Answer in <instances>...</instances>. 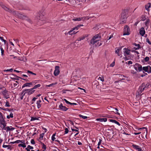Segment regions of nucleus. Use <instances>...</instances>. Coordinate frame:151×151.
<instances>
[{
    "mask_svg": "<svg viewBox=\"0 0 151 151\" xmlns=\"http://www.w3.org/2000/svg\"><path fill=\"white\" fill-rule=\"evenodd\" d=\"M129 28L127 26L124 27V32L123 35H128L129 34Z\"/></svg>",
    "mask_w": 151,
    "mask_h": 151,
    "instance_id": "11",
    "label": "nucleus"
},
{
    "mask_svg": "<svg viewBox=\"0 0 151 151\" xmlns=\"http://www.w3.org/2000/svg\"><path fill=\"white\" fill-rule=\"evenodd\" d=\"M39 118H40V117H31V121H33L35 120H39Z\"/></svg>",
    "mask_w": 151,
    "mask_h": 151,
    "instance_id": "26",
    "label": "nucleus"
},
{
    "mask_svg": "<svg viewBox=\"0 0 151 151\" xmlns=\"http://www.w3.org/2000/svg\"><path fill=\"white\" fill-rule=\"evenodd\" d=\"M4 89V87L0 85V91L2 90V91Z\"/></svg>",
    "mask_w": 151,
    "mask_h": 151,
    "instance_id": "53",
    "label": "nucleus"
},
{
    "mask_svg": "<svg viewBox=\"0 0 151 151\" xmlns=\"http://www.w3.org/2000/svg\"><path fill=\"white\" fill-rule=\"evenodd\" d=\"M42 148L46 149V146L43 143H42Z\"/></svg>",
    "mask_w": 151,
    "mask_h": 151,
    "instance_id": "47",
    "label": "nucleus"
},
{
    "mask_svg": "<svg viewBox=\"0 0 151 151\" xmlns=\"http://www.w3.org/2000/svg\"><path fill=\"white\" fill-rule=\"evenodd\" d=\"M142 70L145 72H147L148 73H151V67L150 65L143 67L142 68Z\"/></svg>",
    "mask_w": 151,
    "mask_h": 151,
    "instance_id": "8",
    "label": "nucleus"
},
{
    "mask_svg": "<svg viewBox=\"0 0 151 151\" xmlns=\"http://www.w3.org/2000/svg\"><path fill=\"white\" fill-rule=\"evenodd\" d=\"M74 30H73V28H72L71 30L67 32V34H69V35H72L76 34L78 32V31L76 32Z\"/></svg>",
    "mask_w": 151,
    "mask_h": 151,
    "instance_id": "14",
    "label": "nucleus"
},
{
    "mask_svg": "<svg viewBox=\"0 0 151 151\" xmlns=\"http://www.w3.org/2000/svg\"><path fill=\"white\" fill-rule=\"evenodd\" d=\"M41 85L40 84H38L34 86L32 88L34 90V89H36L37 88L39 87Z\"/></svg>",
    "mask_w": 151,
    "mask_h": 151,
    "instance_id": "31",
    "label": "nucleus"
},
{
    "mask_svg": "<svg viewBox=\"0 0 151 151\" xmlns=\"http://www.w3.org/2000/svg\"><path fill=\"white\" fill-rule=\"evenodd\" d=\"M3 147L4 148H7L8 149L11 150L12 149V147L10 145H3Z\"/></svg>",
    "mask_w": 151,
    "mask_h": 151,
    "instance_id": "27",
    "label": "nucleus"
},
{
    "mask_svg": "<svg viewBox=\"0 0 151 151\" xmlns=\"http://www.w3.org/2000/svg\"><path fill=\"white\" fill-rule=\"evenodd\" d=\"M69 132V130L67 128H66L65 129V134H67Z\"/></svg>",
    "mask_w": 151,
    "mask_h": 151,
    "instance_id": "43",
    "label": "nucleus"
},
{
    "mask_svg": "<svg viewBox=\"0 0 151 151\" xmlns=\"http://www.w3.org/2000/svg\"><path fill=\"white\" fill-rule=\"evenodd\" d=\"M33 85V83L32 82L27 83L24 84L22 86V88H24L25 87H30V86Z\"/></svg>",
    "mask_w": 151,
    "mask_h": 151,
    "instance_id": "13",
    "label": "nucleus"
},
{
    "mask_svg": "<svg viewBox=\"0 0 151 151\" xmlns=\"http://www.w3.org/2000/svg\"><path fill=\"white\" fill-rule=\"evenodd\" d=\"M135 147L138 151H143L141 148L137 145H135Z\"/></svg>",
    "mask_w": 151,
    "mask_h": 151,
    "instance_id": "29",
    "label": "nucleus"
},
{
    "mask_svg": "<svg viewBox=\"0 0 151 151\" xmlns=\"http://www.w3.org/2000/svg\"><path fill=\"white\" fill-rule=\"evenodd\" d=\"M151 7V4L149 3L145 6V8L146 10L148 12L150 11V8Z\"/></svg>",
    "mask_w": 151,
    "mask_h": 151,
    "instance_id": "17",
    "label": "nucleus"
},
{
    "mask_svg": "<svg viewBox=\"0 0 151 151\" xmlns=\"http://www.w3.org/2000/svg\"><path fill=\"white\" fill-rule=\"evenodd\" d=\"M17 143H24V141L22 140H17L15 141V142Z\"/></svg>",
    "mask_w": 151,
    "mask_h": 151,
    "instance_id": "35",
    "label": "nucleus"
},
{
    "mask_svg": "<svg viewBox=\"0 0 151 151\" xmlns=\"http://www.w3.org/2000/svg\"><path fill=\"white\" fill-rule=\"evenodd\" d=\"M98 79L101 80L102 82H104V81L103 77H99Z\"/></svg>",
    "mask_w": 151,
    "mask_h": 151,
    "instance_id": "42",
    "label": "nucleus"
},
{
    "mask_svg": "<svg viewBox=\"0 0 151 151\" xmlns=\"http://www.w3.org/2000/svg\"><path fill=\"white\" fill-rule=\"evenodd\" d=\"M13 117V114L12 113H11L9 115L7 116V119H9L10 118H12Z\"/></svg>",
    "mask_w": 151,
    "mask_h": 151,
    "instance_id": "30",
    "label": "nucleus"
},
{
    "mask_svg": "<svg viewBox=\"0 0 151 151\" xmlns=\"http://www.w3.org/2000/svg\"><path fill=\"white\" fill-rule=\"evenodd\" d=\"M137 129L138 130H141V131H142L141 132L142 135L143 136L145 135V137L147 138V135L148 130L146 128L143 127L142 128H138Z\"/></svg>",
    "mask_w": 151,
    "mask_h": 151,
    "instance_id": "5",
    "label": "nucleus"
},
{
    "mask_svg": "<svg viewBox=\"0 0 151 151\" xmlns=\"http://www.w3.org/2000/svg\"><path fill=\"white\" fill-rule=\"evenodd\" d=\"M150 24V20L149 19H147L145 22V25L147 27L146 28V29L148 28V27L149 26Z\"/></svg>",
    "mask_w": 151,
    "mask_h": 151,
    "instance_id": "21",
    "label": "nucleus"
},
{
    "mask_svg": "<svg viewBox=\"0 0 151 151\" xmlns=\"http://www.w3.org/2000/svg\"><path fill=\"white\" fill-rule=\"evenodd\" d=\"M60 67L58 66H56L55 67V69L54 72V75L55 76L58 75L60 73Z\"/></svg>",
    "mask_w": 151,
    "mask_h": 151,
    "instance_id": "10",
    "label": "nucleus"
},
{
    "mask_svg": "<svg viewBox=\"0 0 151 151\" xmlns=\"http://www.w3.org/2000/svg\"><path fill=\"white\" fill-rule=\"evenodd\" d=\"M139 33L142 36H143L145 33V29L143 27L141 28L139 30Z\"/></svg>",
    "mask_w": 151,
    "mask_h": 151,
    "instance_id": "16",
    "label": "nucleus"
},
{
    "mask_svg": "<svg viewBox=\"0 0 151 151\" xmlns=\"http://www.w3.org/2000/svg\"><path fill=\"white\" fill-rule=\"evenodd\" d=\"M102 141V140L101 139H99V141L98 143V146H99L101 144V142Z\"/></svg>",
    "mask_w": 151,
    "mask_h": 151,
    "instance_id": "45",
    "label": "nucleus"
},
{
    "mask_svg": "<svg viewBox=\"0 0 151 151\" xmlns=\"http://www.w3.org/2000/svg\"><path fill=\"white\" fill-rule=\"evenodd\" d=\"M126 63H127L129 65L132 64V62L131 61H129L126 62Z\"/></svg>",
    "mask_w": 151,
    "mask_h": 151,
    "instance_id": "49",
    "label": "nucleus"
},
{
    "mask_svg": "<svg viewBox=\"0 0 151 151\" xmlns=\"http://www.w3.org/2000/svg\"><path fill=\"white\" fill-rule=\"evenodd\" d=\"M0 5L2 8L5 10L8 11L9 12L13 13L14 14L16 15L19 18H22V15L21 14L19 13H18L17 12H16L14 11L13 10H12L10 9L9 8H8L5 6H4V4H1Z\"/></svg>",
    "mask_w": 151,
    "mask_h": 151,
    "instance_id": "2",
    "label": "nucleus"
},
{
    "mask_svg": "<svg viewBox=\"0 0 151 151\" xmlns=\"http://www.w3.org/2000/svg\"><path fill=\"white\" fill-rule=\"evenodd\" d=\"M31 143L32 144L34 145L35 144V142L33 139H32L31 140Z\"/></svg>",
    "mask_w": 151,
    "mask_h": 151,
    "instance_id": "50",
    "label": "nucleus"
},
{
    "mask_svg": "<svg viewBox=\"0 0 151 151\" xmlns=\"http://www.w3.org/2000/svg\"><path fill=\"white\" fill-rule=\"evenodd\" d=\"M25 94L23 91L20 94V98L22 100L23 99L24 96L25 95Z\"/></svg>",
    "mask_w": 151,
    "mask_h": 151,
    "instance_id": "24",
    "label": "nucleus"
},
{
    "mask_svg": "<svg viewBox=\"0 0 151 151\" xmlns=\"http://www.w3.org/2000/svg\"><path fill=\"white\" fill-rule=\"evenodd\" d=\"M131 50L127 48H124L123 49L124 54L125 56L129 55L130 53Z\"/></svg>",
    "mask_w": 151,
    "mask_h": 151,
    "instance_id": "9",
    "label": "nucleus"
},
{
    "mask_svg": "<svg viewBox=\"0 0 151 151\" xmlns=\"http://www.w3.org/2000/svg\"><path fill=\"white\" fill-rule=\"evenodd\" d=\"M101 36L98 34L94 36L91 40L90 43L92 45H94L96 46H99L102 45V43L100 40Z\"/></svg>",
    "mask_w": 151,
    "mask_h": 151,
    "instance_id": "1",
    "label": "nucleus"
},
{
    "mask_svg": "<svg viewBox=\"0 0 151 151\" xmlns=\"http://www.w3.org/2000/svg\"><path fill=\"white\" fill-rule=\"evenodd\" d=\"M121 48H118L116 50L115 53L117 54L118 56H120V57H122V53L121 52Z\"/></svg>",
    "mask_w": 151,
    "mask_h": 151,
    "instance_id": "15",
    "label": "nucleus"
},
{
    "mask_svg": "<svg viewBox=\"0 0 151 151\" xmlns=\"http://www.w3.org/2000/svg\"><path fill=\"white\" fill-rule=\"evenodd\" d=\"M5 106V107H9L10 106L9 103L8 101H6Z\"/></svg>",
    "mask_w": 151,
    "mask_h": 151,
    "instance_id": "33",
    "label": "nucleus"
},
{
    "mask_svg": "<svg viewBox=\"0 0 151 151\" xmlns=\"http://www.w3.org/2000/svg\"><path fill=\"white\" fill-rule=\"evenodd\" d=\"M68 104H70V105H76L77 104L76 103H72L69 101V103H68Z\"/></svg>",
    "mask_w": 151,
    "mask_h": 151,
    "instance_id": "52",
    "label": "nucleus"
},
{
    "mask_svg": "<svg viewBox=\"0 0 151 151\" xmlns=\"http://www.w3.org/2000/svg\"><path fill=\"white\" fill-rule=\"evenodd\" d=\"M27 73H28L32 75H36V74L34 73H33L32 72L30 71L29 70H28L27 71Z\"/></svg>",
    "mask_w": 151,
    "mask_h": 151,
    "instance_id": "38",
    "label": "nucleus"
},
{
    "mask_svg": "<svg viewBox=\"0 0 151 151\" xmlns=\"http://www.w3.org/2000/svg\"><path fill=\"white\" fill-rule=\"evenodd\" d=\"M63 100L67 104H68V103H69V101H68L65 99H64Z\"/></svg>",
    "mask_w": 151,
    "mask_h": 151,
    "instance_id": "60",
    "label": "nucleus"
},
{
    "mask_svg": "<svg viewBox=\"0 0 151 151\" xmlns=\"http://www.w3.org/2000/svg\"><path fill=\"white\" fill-rule=\"evenodd\" d=\"M131 73L133 74H136V72L134 70H131Z\"/></svg>",
    "mask_w": 151,
    "mask_h": 151,
    "instance_id": "54",
    "label": "nucleus"
},
{
    "mask_svg": "<svg viewBox=\"0 0 151 151\" xmlns=\"http://www.w3.org/2000/svg\"><path fill=\"white\" fill-rule=\"evenodd\" d=\"M133 45L135 46V47H134V48L136 50H138L139 49V48L140 47V45L139 44H136V43H134L133 44Z\"/></svg>",
    "mask_w": 151,
    "mask_h": 151,
    "instance_id": "22",
    "label": "nucleus"
},
{
    "mask_svg": "<svg viewBox=\"0 0 151 151\" xmlns=\"http://www.w3.org/2000/svg\"><path fill=\"white\" fill-rule=\"evenodd\" d=\"M57 83H52V84H50V85H48L47 86V87H54V86L57 84Z\"/></svg>",
    "mask_w": 151,
    "mask_h": 151,
    "instance_id": "32",
    "label": "nucleus"
},
{
    "mask_svg": "<svg viewBox=\"0 0 151 151\" xmlns=\"http://www.w3.org/2000/svg\"><path fill=\"white\" fill-rule=\"evenodd\" d=\"M144 60L145 62H147L149 60L150 58L148 57H146L145 58Z\"/></svg>",
    "mask_w": 151,
    "mask_h": 151,
    "instance_id": "36",
    "label": "nucleus"
},
{
    "mask_svg": "<svg viewBox=\"0 0 151 151\" xmlns=\"http://www.w3.org/2000/svg\"><path fill=\"white\" fill-rule=\"evenodd\" d=\"M41 102V101L40 100H39L37 101V106L38 109L40 108L41 107V105L40 104Z\"/></svg>",
    "mask_w": 151,
    "mask_h": 151,
    "instance_id": "20",
    "label": "nucleus"
},
{
    "mask_svg": "<svg viewBox=\"0 0 151 151\" xmlns=\"http://www.w3.org/2000/svg\"><path fill=\"white\" fill-rule=\"evenodd\" d=\"M107 119L106 118H102L97 119H96L97 121H99L101 122H106L107 121Z\"/></svg>",
    "mask_w": 151,
    "mask_h": 151,
    "instance_id": "19",
    "label": "nucleus"
},
{
    "mask_svg": "<svg viewBox=\"0 0 151 151\" xmlns=\"http://www.w3.org/2000/svg\"><path fill=\"white\" fill-rule=\"evenodd\" d=\"M1 124H2L3 126H4V127H5V126H6V123L5 122H1Z\"/></svg>",
    "mask_w": 151,
    "mask_h": 151,
    "instance_id": "44",
    "label": "nucleus"
},
{
    "mask_svg": "<svg viewBox=\"0 0 151 151\" xmlns=\"http://www.w3.org/2000/svg\"><path fill=\"white\" fill-rule=\"evenodd\" d=\"M147 42L150 44H151V43L149 41L148 39H147L146 40Z\"/></svg>",
    "mask_w": 151,
    "mask_h": 151,
    "instance_id": "64",
    "label": "nucleus"
},
{
    "mask_svg": "<svg viewBox=\"0 0 151 151\" xmlns=\"http://www.w3.org/2000/svg\"><path fill=\"white\" fill-rule=\"evenodd\" d=\"M109 121H110V122H113V123H114V122H115V120L112 119H110Z\"/></svg>",
    "mask_w": 151,
    "mask_h": 151,
    "instance_id": "59",
    "label": "nucleus"
},
{
    "mask_svg": "<svg viewBox=\"0 0 151 151\" xmlns=\"http://www.w3.org/2000/svg\"><path fill=\"white\" fill-rule=\"evenodd\" d=\"M18 146L19 147H25L26 146L25 145V144L24 143V144H22L20 143L18 145Z\"/></svg>",
    "mask_w": 151,
    "mask_h": 151,
    "instance_id": "34",
    "label": "nucleus"
},
{
    "mask_svg": "<svg viewBox=\"0 0 151 151\" xmlns=\"http://www.w3.org/2000/svg\"><path fill=\"white\" fill-rule=\"evenodd\" d=\"M14 40V41H15L17 43V42H19V40H18V39H13Z\"/></svg>",
    "mask_w": 151,
    "mask_h": 151,
    "instance_id": "61",
    "label": "nucleus"
},
{
    "mask_svg": "<svg viewBox=\"0 0 151 151\" xmlns=\"http://www.w3.org/2000/svg\"><path fill=\"white\" fill-rule=\"evenodd\" d=\"M83 18H84V19H85V18L84 17H82L81 18H76V19H73V20L74 21H80L82 19H84Z\"/></svg>",
    "mask_w": 151,
    "mask_h": 151,
    "instance_id": "23",
    "label": "nucleus"
},
{
    "mask_svg": "<svg viewBox=\"0 0 151 151\" xmlns=\"http://www.w3.org/2000/svg\"><path fill=\"white\" fill-rule=\"evenodd\" d=\"M71 130L73 131H75L76 132H78V130L75 129L71 128Z\"/></svg>",
    "mask_w": 151,
    "mask_h": 151,
    "instance_id": "58",
    "label": "nucleus"
},
{
    "mask_svg": "<svg viewBox=\"0 0 151 151\" xmlns=\"http://www.w3.org/2000/svg\"><path fill=\"white\" fill-rule=\"evenodd\" d=\"M18 59L19 60L22 61H26V59L25 57L19 58Z\"/></svg>",
    "mask_w": 151,
    "mask_h": 151,
    "instance_id": "28",
    "label": "nucleus"
},
{
    "mask_svg": "<svg viewBox=\"0 0 151 151\" xmlns=\"http://www.w3.org/2000/svg\"><path fill=\"white\" fill-rule=\"evenodd\" d=\"M135 70L137 72H140L142 70V65L138 63H136L134 65Z\"/></svg>",
    "mask_w": 151,
    "mask_h": 151,
    "instance_id": "4",
    "label": "nucleus"
},
{
    "mask_svg": "<svg viewBox=\"0 0 151 151\" xmlns=\"http://www.w3.org/2000/svg\"><path fill=\"white\" fill-rule=\"evenodd\" d=\"M127 16L125 12H123L121 14L120 18L121 23H125L126 21Z\"/></svg>",
    "mask_w": 151,
    "mask_h": 151,
    "instance_id": "3",
    "label": "nucleus"
},
{
    "mask_svg": "<svg viewBox=\"0 0 151 151\" xmlns=\"http://www.w3.org/2000/svg\"><path fill=\"white\" fill-rule=\"evenodd\" d=\"M25 94H27L28 95H30L33 93L35 91L32 88L30 89H27L23 90Z\"/></svg>",
    "mask_w": 151,
    "mask_h": 151,
    "instance_id": "6",
    "label": "nucleus"
},
{
    "mask_svg": "<svg viewBox=\"0 0 151 151\" xmlns=\"http://www.w3.org/2000/svg\"><path fill=\"white\" fill-rule=\"evenodd\" d=\"M114 65H115V62L114 61L110 65V67H113L114 66Z\"/></svg>",
    "mask_w": 151,
    "mask_h": 151,
    "instance_id": "46",
    "label": "nucleus"
},
{
    "mask_svg": "<svg viewBox=\"0 0 151 151\" xmlns=\"http://www.w3.org/2000/svg\"><path fill=\"white\" fill-rule=\"evenodd\" d=\"M79 27L78 26V25L76 27H73V30H78L79 29Z\"/></svg>",
    "mask_w": 151,
    "mask_h": 151,
    "instance_id": "41",
    "label": "nucleus"
},
{
    "mask_svg": "<svg viewBox=\"0 0 151 151\" xmlns=\"http://www.w3.org/2000/svg\"><path fill=\"white\" fill-rule=\"evenodd\" d=\"M0 49L1 51V55L3 56L4 55V50L1 47H0Z\"/></svg>",
    "mask_w": 151,
    "mask_h": 151,
    "instance_id": "37",
    "label": "nucleus"
},
{
    "mask_svg": "<svg viewBox=\"0 0 151 151\" xmlns=\"http://www.w3.org/2000/svg\"><path fill=\"white\" fill-rule=\"evenodd\" d=\"M59 107L61 110L64 111H66L68 109L65 106H63L61 103L59 105Z\"/></svg>",
    "mask_w": 151,
    "mask_h": 151,
    "instance_id": "12",
    "label": "nucleus"
},
{
    "mask_svg": "<svg viewBox=\"0 0 151 151\" xmlns=\"http://www.w3.org/2000/svg\"><path fill=\"white\" fill-rule=\"evenodd\" d=\"M79 116L83 119H86L88 118L87 116H84L81 115H79Z\"/></svg>",
    "mask_w": 151,
    "mask_h": 151,
    "instance_id": "39",
    "label": "nucleus"
},
{
    "mask_svg": "<svg viewBox=\"0 0 151 151\" xmlns=\"http://www.w3.org/2000/svg\"><path fill=\"white\" fill-rule=\"evenodd\" d=\"M141 133V132H139L137 133L135 132L134 133V134L135 135H137Z\"/></svg>",
    "mask_w": 151,
    "mask_h": 151,
    "instance_id": "62",
    "label": "nucleus"
},
{
    "mask_svg": "<svg viewBox=\"0 0 151 151\" xmlns=\"http://www.w3.org/2000/svg\"><path fill=\"white\" fill-rule=\"evenodd\" d=\"M16 83L14 84V87L17 86L18 82L17 81H16Z\"/></svg>",
    "mask_w": 151,
    "mask_h": 151,
    "instance_id": "56",
    "label": "nucleus"
},
{
    "mask_svg": "<svg viewBox=\"0 0 151 151\" xmlns=\"http://www.w3.org/2000/svg\"><path fill=\"white\" fill-rule=\"evenodd\" d=\"M27 147L28 148H29V150L33 149V147L29 145H28L27 146Z\"/></svg>",
    "mask_w": 151,
    "mask_h": 151,
    "instance_id": "48",
    "label": "nucleus"
},
{
    "mask_svg": "<svg viewBox=\"0 0 151 151\" xmlns=\"http://www.w3.org/2000/svg\"><path fill=\"white\" fill-rule=\"evenodd\" d=\"M114 123L116 124H117L119 126H120V124H119V122H117L116 120H115V122H114Z\"/></svg>",
    "mask_w": 151,
    "mask_h": 151,
    "instance_id": "57",
    "label": "nucleus"
},
{
    "mask_svg": "<svg viewBox=\"0 0 151 151\" xmlns=\"http://www.w3.org/2000/svg\"><path fill=\"white\" fill-rule=\"evenodd\" d=\"M44 134V133H43L42 134H41L40 135V137L39 138V139H43Z\"/></svg>",
    "mask_w": 151,
    "mask_h": 151,
    "instance_id": "40",
    "label": "nucleus"
},
{
    "mask_svg": "<svg viewBox=\"0 0 151 151\" xmlns=\"http://www.w3.org/2000/svg\"><path fill=\"white\" fill-rule=\"evenodd\" d=\"M0 94H2L4 98L7 99L9 98V95L7 93V91L5 88L0 93Z\"/></svg>",
    "mask_w": 151,
    "mask_h": 151,
    "instance_id": "7",
    "label": "nucleus"
},
{
    "mask_svg": "<svg viewBox=\"0 0 151 151\" xmlns=\"http://www.w3.org/2000/svg\"><path fill=\"white\" fill-rule=\"evenodd\" d=\"M55 136H56L55 133L54 134L52 135L51 137V139H52V140L53 141H57V142L59 141H58V140H55V139H56V138H55Z\"/></svg>",
    "mask_w": 151,
    "mask_h": 151,
    "instance_id": "25",
    "label": "nucleus"
},
{
    "mask_svg": "<svg viewBox=\"0 0 151 151\" xmlns=\"http://www.w3.org/2000/svg\"><path fill=\"white\" fill-rule=\"evenodd\" d=\"M37 98H35V97H34L32 99V101H35V100H36V99H37Z\"/></svg>",
    "mask_w": 151,
    "mask_h": 151,
    "instance_id": "63",
    "label": "nucleus"
},
{
    "mask_svg": "<svg viewBox=\"0 0 151 151\" xmlns=\"http://www.w3.org/2000/svg\"><path fill=\"white\" fill-rule=\"evenodd\" d=\"M88 34L83 35L81 37H80L78 38V40L81 41L82 40H83L86 37H88Z\"/></svg>",
    "mask_w": 151,
    "mask_h": 151,
    "instance_id": "18",
    "label": "nucleus"
},
{
    "mask_svg": "<svg viewBox=\"0 0 151 151\" xmlns=\"http://www.w3.org/2000/svg\"><path fill=\"white\" fill-rule=\"evenodd\" d=\"M6 132H8L11 129L9 126H7L6 127Z\"/></svg>",
    "mask_w": 151,
    "mask_h": 151,
    "instance_id": "55",
    "label": "nucleus"
},
{
    "mask_svg": "<svg viewBox=\"0 0 151 151\" xmlns=\"http://www.w3.org/2000/svg\"><path fill=\"white\" fill-rule=\"evenodd\" d=\"M13 69L12 68H11L10 69H7L6 70H4V71H10L12 72L13 71Z\"/></svg>",
    "mask_w": 151,
    "mask_h": 151,
    "instance_id": "51",
    "label": "nucleus"
}]
</instances>
